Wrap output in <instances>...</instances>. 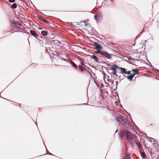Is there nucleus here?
Here are the masks:
<instances>
[{"mask_svg": "<svg viewBox=\"0 0 159 159\" xmlns=\"http://www.w3.org/2000/svg\"><path fill=\"white\" fill-rule=\"evenodd\" d=\"M94 44L95 45L94 48L95 49H101L102 47L100 45H99L97 42L94 43Z\"/></svg>", "mask_w": 159, "mask_h": 159, "instance_id": "obj_10", "label": "nucleus"}, {"mask_svg": "<svg viewBox=\"0 0 159 159\" xmlns=\"http://www.w3.org/2000/svg\"><path fill=\"white\" fill-rule=\"evenodd\" d=\"M71 65L73 66H74V67H75V68H77V66L76 65V64H75V63L74 62H73V61H71Z\"/></svg>", "mask_w": 159, "mask_h": 159, "instance_id": "obj_19", "label": "nucleus"}, {"mask_svg": "<svg viewBox=\"0 0 159 159\" xmlns=\"http://www.w3.org/2000/svg\"><path fill=\"white\" fill-rule=\"evenodd\" d=\"M94 17L97 21L101 20L102 19V15L101 13L99 11L96 12L94 16Z\"/></svg>", "mask_w": 159, "mask_h": 159, "instance_id": "obj_4", "label": "nucleus"}, {"mask_svg": "<svg viewBox=\"0 0 159 159\" xmlns=\"http://www.w3.org/2000/svg\"><path fill=\"white\" fill-rule=\"evenodd\" d=\"M111 54L105 51H103L101 57L105 59H110L111 57Z\"/></svg>", "mask_w": 159, "mask_h": 159, "instance_id": "obj_3", "label": "nucleus"}, {"mask_svg": "<svg viewBox=\"0 0 159 159\" xmlns=\"http://www.w3.org/2000/svg\"><path fill=\"white\" fill-rule=\"evenodd\" d=\"M146 155V153L145 152H142V156L143 157H145V156Z\"/></svg>", "mask_w": 159, "mask_h": 159, "instance_id": "obj_23", "label": "nucleus"}, {"mask_svg": "<svg viewBox=\"0 0 159 159\" xmlns=\"http://www.w3.org/2000/svg\"><path fill=\"white\" fill-rule=\"evenodd\" d=\"M107 66H109L110 67L111 66V65H110L109 64H107Z\"/></svg>", "mask_w": 159, "mask_h": 159, "instance_id": "obj_29", "label": "nucleus"}, {"mask_svg": "<svg viewBox=\"0 0 159 159\" xmlns=\"http://www.w3.org/2000/svg\"><path fill=\"white\" fill-rule=\"evenodd\" d=\"M97 49V51L96 52V53L101 55L102 53L103 52V51L101 50V49Z\"/></svg>", "mask_w": 159, "mask_h": 159, "instance_id": "obj_16", "label": "nucleus"}, {"mask_svg": "<svg viewBox=\"0 0 159 159\" xmlns=\"http://www.w3.org/2000/svg\"><path fill=\"white\" fill-rule=\"evenodd\" d=\"M156 70L158 72H159V70H158L157 69Z\"/></svg>", "mask_w": 159, "mask_h": 159, "instance_id": "obj_31", "label": "nucleus"}, {"mask_svg": "<svg viewBox=\"0 0 159 159\" xmlns=\"http://www.w3.org/2000/svg\"><path fill=\"white\" fill-rule=\"evenodd\" d=\"M92 58L93 59H95V61L96 62H98V60L97 59L98 58L96 56H95V55H93L92 56Z\"/></svg>", "mask_w": 159, "mask_h": 159, "instance_id": "obj_15", "label": "nucleus"}, {"mask_svg": "<svg viewBox=\"0 0 159 159\" xmlns=\"http://www.w3.org/2000/svg\"><path fill=\"white\" fill-rule=\"evenodd\" d=\"M40 12L42 14L45 16H51L53 15L52 13L51 12L52 11H42Z\"/></svg>", "mask_w": 159, "mask_h": 159, "instance_id": "obj_5", "label": "nucleus"}, {"mask_svg": "<svg viewBox=\"0 0 159 159\" xmlns=\"http://www.w3.org/2000/svg\"><path fill=\"white\" fill-rule=\"evenodd\" d=\"M117 83H118V82L117 81H116V88H117Z\"/></svg>", "mask_w": 159, "mask_h": 159, "instance_id": "obj_30", "label": "nucleus"}, {"mask_svg": "<svg viewBox=\"0 0 159 159\" xmlns=\"http://www.w3.org/2000/svg\"><path fill=\"white\" fill-rule=\"evenodd\" d=\"M128 131H120L119 133V135L120 137L121 138H122L124 136H125V137L126 136V134Z\"/></svg>", "mask_w": 159, "mask_h": 159, "instance_id": "obj_7", "label": "nucleus"}, {"mask_svg": "<svg viewBox=\"0 0 159 159\" xmlns=\"http://www.w3.org/2000/svg\"><path fill=\"white\" fill-rule=\"evenodd\" d=\"M114 66H115V67H116V68H117V69H120V68H122L121 67H119L117 66L115 64H114Z\"/></svg>", "mask_w": 159, "mask_h": 159, "instance_id": "obj_24", "label": "nucleus"}, {"mask_svg": "<svg viewBox=\"0 0 159 159\" xmlns=\"http://www.w3.org/2000/svg\"><path fill=\"white\" fill-rule=\"evenodd\" d=\"M38 18L41 21H42L48 24H50L48 21L43 19L41 16H38Z\"/></svg>", "mask_w": 159, "mask_h": 159, "instance_id": "obj_8", "label": "nucleus"}, {"mask_svg": "<svg viewBox=\"0 0 159 159\" xmlns=\"http://www.w3.org/2000/svg\"><path fill=\"white\" fill-rule=\"evenodd\" d=\"M117 130H116V132H117Z\"/></svg>", "mask_w": 159, "mask_h": 159, "instance_id": "obj_33", "label": "nucleus"}, {"mask_svg": "<svg viewBox=\"0 0 159 159\" xmlns=\"http://www.w3.org/2000/svg\"><path fill=\"white\" fill-rule=\"evenodd\" d=\"M83 22L84 23L85 25H86L85 23V21H83Z\"/></svg>", "mask_w": 159, "mask_h": 159, "instance_id": "obj_32", "label": "nucleus"}, {"mask_svg": "<svg viewBox=\"0 0 159 159\" xmlns=\"http://www.w3.org/2000/svg\"><path fill=\"white\" fill-rule=\"evenodd\" d=\"M107 81L108 82H110L111 81V80L110 79H108Z\"/></svg>", "mask_w": 159, "mask_h": 159, "instance_id": "obj_28", "label": "nucleus"}, {"mask_svg": "<svg viewBox=\"0 0 159 159\" xmlns=\"http://www.w3.org/2000/svg\"><path fill=\"white\" fill-rule=\"evenodd\" d=\"M126 69L125 68H120V73L121 74H125Z\"/></svg>", "mask_w": 159, "mask_h": 159, "instance_id": "obj_12", "label": "nucleus"}, {"mask_svg": "<svg viewBox=\"0 0 159 159\" xmlns=\"http://www.w3.org/2000/svg\"><path fill=\"white\" fill-rule=\"evenodd\" d=\"M110 68H111L112 69V68H115V66H114V64L112 65L110 67Z\"/></svg>", "mask_w": 159, "mask_h": 159, "instance_id": "obj_26", "label": "nucleus"}, {"mask_svg": "<svg viewBox=\"0 0 159 159\" xmlns=\"http://www.w3.org/2000/svg\"><path fill=\"white\" fill-rule=\"evenodd\" d=\"M41 34L43 36H46L47 34V32L43 30L41 31Z\"/></svg>", "mask_w": 159, "mask_h": 159, "instance_id": "obj_13", "label": "nucleus"}, {"mask_svg": "<svg viewBox=\"0 0 159 159\" xmlns=\"http://www.w3.org/2000/svg\"><path fill=\"white\" fill-rule=\"evenodd\" d=\"M82 64L81 63L79 65L78 67L79 68V69L80 70L83 71L84 70L83 68V67L82 66Z\"/></svg>", "mask_w": 159, "mask_h": 159, "instance_id": "obj_18", "label": "nucleus"}, {"mask_svg": "<svg viewBox=\"0 0 159 159\" xmlns=\"http://www.w3.org/2000/svg\"><path fill=\"white\" fill-rule=\"evenodd\" d=\"M30 32L31 35L34 37H36L39 35L34 30H31Z\"/></svg>", "mask_w": 159, "mask_h": 159, "instance_id": "obj_9", "label": "nucleus"}, {"mask_svg": "<svg viewBox=\"0 0 159 159\" xmlns=\"http://www.w3.org/2000/svg\"><path fill=\"white\" fill-rule=\"evenodd\" d=\"M132 71L134 72V74H135V75L136 74H138L139 73V71L138 70L136 69H134L132 70Z\"/></svg>", "mask_w": 159, "mask_h": 159, "instance_id": "obj_17", "label": "nucleus"}, {"mask_svg": "<svg viewBox=\"0 0 159 159\" xmlns=\"http://www.w3.org/2000/svg\"><path fill=\"white\" fill-rule=\"evenodd\" d=\"M9 1L11 3L15 1V0H9Z\"/></svg>", "mask_w": 159, "mask_h": 159, "instance_id": "obj_27", "label": "nucleus"}, {"mask_svg": "<svg viewBox=\"0 0 159 159\" xmlns=\"http://www.w3.org/2000/svg\"><path fill=\"white\" fill-rule=\"evenodd\" d=\"M128 60L131 61H135V59L134 58H132L131 57H129L128 58Z\"/></svg>", "mask_w": 159, "mask_h": 159, "instance_id": "obj_21", "label": "nucleus"}, {"mask_svg": "<svg viewBox=\"0 0 159 159\" xmlns=\"http://www.w3.org/2000/svg\"><path fill=\"white\" fill-rule=\"evenodd\" d=\"M113 71L112 72V73L114 75H116L117 76V75L116 74V70L115 68H112V69Z\"/></svg>", "mask_w": 159, "mask_h": 159, "instance_id": "obj_14", "label": "nucleus"}, {"mask_svg": "<svg viewBox=\"0 0 159 159\" xmlns=\"http://www.w3.org/2000/svg\"><path fill=\"white\" fill-rule=\"evenodd\" d=\"M130 71H128L127 72H126V71L125 74H127V75H130Z\"/></svg>", "mask_w": 159, "mask_h": 159, "instance_id": "obj_25", "label": "nucleus"}, {"mask_svg": "<svg viewBox=\"0 0 159 159\" xmlns=\"http://www.w3.org/2000/svg\"><path fill=\"white\" fill-rule=\"evenodd\" d=\"M17 7V5L15 3H14L11 6V7L13 8H16Z\"/></svg>", "mask_w": 159, "mask_h": 159, "instance_id": "obj_20", "label": "nucleus"}, {"mask_svg": "<svg viewBox=\"0 0 159 159\" xmlns=\"http://www.w3.org/2000/svg\"><path fill=\"white\" fill-rule=\"evenodd\" d=\"M135 75V74H133L130 76H127V78L129 81L132 80V79Z\"/></svg>", "mask_w": 159, "mask_h": 159, "instance_id": "obj_11", "label": "nucleus"}, {"mask_svg": "<svg viewBox=\"0 0 159 159\" xmlns=\"http://www.w3.org/2000/svg\"><path fill=\"white\" fill-rule=\"evenodd\" d=\"M117 120L120 123H122L125 119V116L121 115L120 113H117L116 114Z\"/></svg>", "mask_w": 159, "mask_h": 159, "instance_id": "obj_2", "label": "nucleus"}, {"mask_svg": "<svg viewBox=\"0 0 159 159\" xmlns=\"http://www.w3.org/2000/svg\"><path fill=\"white\" fill-rule=\"evenodd\" d=\"M124 126L126 128H128L130 127V125L129 122L125 119L124 121L122 123Z\"/></svg>", "mask_w": 159, "mask_h": 159, "instance_id": "obj_6", "label": "nucleus"}, {"mask_svg": "<svg viewBox=\"0 0 159 159\" xmlns=\"http://www.w3.org/2000/svg\"><path fill=\"white\" fill-rule=\"evenodd\" d=\"M136 144L138 148H139L141 147V145L140 143H136Z\"/></svg>", "mask_w": 159, "mask_h": 159, "instance_id": "obj_22", "label": "nucleus"}, {"mask_svg": "<svg viewBox=\"0 0 159 159\" xmlns=\"http://www.w3.org/2000/svg\"><path fill=\"white\" fill-rule=\"evenodd\" d=\"M127 140L133 146L135 144V139L133 136L129 132H127L126 137Z\"/></svg>", "mask_w": 159, "mask_h": 159, "instance_id": "obj_1", "label": "nucleus"}]
</instances>
